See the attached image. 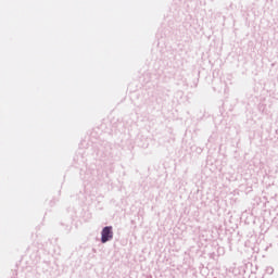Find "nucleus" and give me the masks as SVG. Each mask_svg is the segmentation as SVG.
<instances>
[{
  "mask_svg": "<svg viewBox=\"0 0 278 278\" xmlns=\"http://www.w3.org/2000/svg\"><path fill=\"white\" fill-rule=\"evenodd\" d=\"M101 242L105 244V242H110L112 238H114V232L112 231V226H106L102 229L101 232Z\"/></svg>",
  "mask_w": 278,
  "mask_h": 278,
  "instance_id": "obj_1",
  "label": "nucleus"
}]
</instances>
